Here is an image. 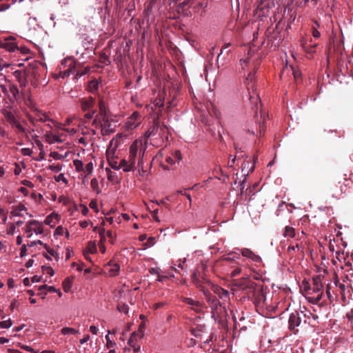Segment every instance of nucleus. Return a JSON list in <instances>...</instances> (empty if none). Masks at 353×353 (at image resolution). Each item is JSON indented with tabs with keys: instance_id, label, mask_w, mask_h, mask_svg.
Segmentation results:
<instances>
[{
	"instance_id": "1",
	"label": "nucleus",
	"mask_w": 353,
	"mask_h": 353,
	"mask_svg": "<svg viewBox=\"0 0 353 353\" xmlns=\"http://www.w3.org/2000/svg\"><path fill=\"white\" fill-rule=\"evenodd\" d=\"M235 285L241 290L248 298L253 301L257 306L265 301L262 287L248 278H243L235 283Z\"/></svg>"
},
{
	"instance_id": "2",
	"label": "nucleus",
	"mask_w": 353,
	"mask_h": 353,
	"mask_svg": "<svg viewBox=\"0 0 353 353\" xmlns=\"http://www.w3.org/2000/svg\"><path fill=\"white\" fill-rule=\"evenodd\" d=\"M265 119L264 115L261 114L259 116L256 113L254 118L248 121L246 125L247 131L254 135L262 136L266 129Z\"/></svg>"
},
{
	"instance_id": "3",
	"label": "nucleus",
	"mask_w": 353,
	"mask_h": 353,
	"mask_svg": "<svg viewBox=\"0 0 353 353\" xmlns=\"http://www.w3.org/2000/svg\"><path fill=\"white\" fill-rule=\"evenodd\" d=\"M224 303H221L219 300L210 305L211 308L212 316L215 320H225L228 321L229 314Z\"/></svg>"
},
{
	"instance_id": "4",
	"label": "nucleus",
	"mask_w": 353,
	"mask_h": 353,
	"mask_svg": "<svg viewBox=\"0 0 353 353\" xmlns=\"http://www.w3.org/2000/svg\"><path fill=\"white\" fill-rule=\"evenodd\" d=\"M301 290L304 296L308 300V301L312 304H318L321 301V294L313 296L312 292V286L310 283L305 280L302 281L301 285Z\"/></svg>"
},
{
	"instance_id": "5",
	"label": "nucleus",
	"mask_w": 353,
	"mask_h": 353,
	"mask_svg": "<svg viewBox=\"0 0 353 353\" xmlns=\"http://www.w3.org/2000/svg\"><path fill=\"white\" fill-rule=\"evenodd\" d=\"M103 123L101 125V132L102 136L109 135L114 132L116 125L110 120L108 116L102 117Z\"/></svg>"
},
{
	"instance_id": "6",
	"label": "nucleus",
	"mask_w": 353,
	"mask_h": 353,
	"mask_svg": "<svg viewBox=\"0 0 353 353\" xmlns=\"http://www.w3.org/2000/svg\"><path fill=\"white\" fill-rule=\"evenodd\" d=\"M301 322V318L300 314L297 311L292 312L290 314L288 320L289 329L296 334L299 331L297 327L300 325Z\"/></svg>"
},
{
	"instance_id": "7",
	"label": "nucleus",
	"mask_w": 353,
	"mask_h": 353,
	"mask_svg": "<svg viewBox=\"0 0 353 353\" xmlns=\"http://www.w3.org/2000/svg\"><path fill=\"white\" fill-rule=\"evenodd\" d=\"M0 48H4L9 52H14L16 50H19L15 43V39L12 37L0 39Z\"/></svg>"
},
{
	"instance_id": "8",
	"label": "nucleus",
	"mask_w": 353,
	"mask_h": 353,
	"mask_svg": "<svg viewBox=\"0 0 353 353\" xmlns=\"http://www.w3.org/2000/svg\"><path fill=\"white\" fill-rule=\"evenodd\" d=\"M323 283L322 279L320 275L315 276L312 278V292H313V296L321 294V299L323 295Z\"/></svg>"
},
{
	"instance_id": "9",
	"label": "nucleus",
	"mask_w": 353,
	"mask_h": 353,
	"mask_svg": "<svg viewBox=\"0 0 353 353\" xmlns=\"http://www.w3.org/2000/svg\"><path fill=\"white\" fill-rule=\"evenodd\" d=\"M81 108L83 112L93 110L95 99L92 97L81 98L79 100Z\"/></svg>"
},
{
	"instance_id": "10",
	"label": "nucleus",
	"mask_w": 353,
	"mask_h": 353,
	"mask_svg": "<svg viewBox=\"0 0 353 353\" xmlns=\"http://www.w3.org/2000/svg\"><path fill=\"white\" fill-rule=\"evenodd\" d=\"M159 128V123L157 121H154L153 125L147 130L145 132V137L147 138L150 137L151 136L155 135L158 130ZM168 130V128L165 125H163L161 127H160L161 132L164 133L165 130Z\"/></svg>"
},
{
	"instance_id": "11",
	"label": "nucleus",
	"mask_w": 353,
	"mask_h": 353,
	"mask_svg": "<svg viewBox=\"0 0 353 353\" xmlns=\"http://www.w3.org/2000/svg\"><path fill=\"white\" fill-rule=\"evenodd\" d=\"M212 290L216 294L218 295L219 299L223 301V303L230 301V296L228 290L218 285H213Z\"/></svg>"
},
{
	"instance_id": "12",
	"label": "nucleus",
	"mask_w": 353,
	"mask_h": 353,
	"mask_svg": "<svg viewBox=\"0 0 353 353\" xmlns=\"http://www.w3.org/2000/svg\"><path fill=\"white\" fill-rule=\"evenodd\" d=\"M105 268L110 276H116L120 272V265L118 263H113L112 261L108 262Z\"/></svg>"
},
{
	"instance_id": "13",
	"label": "nucleus",
	"mask_w": 353,
	"mask_h": 353,
	"mask_svg": "<svg viewBox=\"0 0 353 353\" xmlns=\"http://www.w3.org/2000/svg\"><path fill=\"white\" fill-rule=\"evenodd\" d=\"M183 301L186 304L191 305L192 309L196 312H201L203 308V304L197 301H194L191 298L185 297L183 299Z\"/></svg>"
},
{
	"instance_id": "14",
	"label": "nucleus",
	"mask_w": 353,
	"mask_h": 353,
	"mask_svg": "<svg viewBox=\"0 0 353 353\" xmlns=\"http://www.w3.org/2000/svg\"><path fill=\"white\" fill-rule=\"evenodd\" d=\"M137 150H138V144H137V141H135L130 145V150H129L128 160H129V162L131 163V165H135Z\"/></svg>"
},
{
	"instance_id": "15",
	"label": "nucleus",
	"mask_w": 353,
	"mask_h": 353,
	"mask_svg": "<svg viewBox=\"0 0 353 353\" xmlns=\"http://www.w3.org/2000/svg\"><path fill=\"white\" fill-rule=\"evenodd\" d=\"M67 63H68V68L65 70V71L63 72V78L68 77L71 73H73L75 71V61L71 59H64V61L62 62V65Z\"/></svg>"
},
{
	"instance_id": "16",
	"label": "nucleus",
	"mask_w": 353,
	"mask_h": 353,
	"mask_svg": "<svg viewBox=\"0 0 353 353\" xmlns=\"http://www.w3.org/2000/svg\"><path fill=\"white\" fill-rule=\"evenodd\" d=\"M106 156H107V159H108V164H109V165L112 169L118 170H119L121 168V166L119 165V163H117V161L114 159V152H110V150H107Z\"/></svg>"
},
{
	"instance_id": "17",
	"label": "nucleus",
	"mask_w": 353,
	"mask_h": 353,
	"mask_svg": "<svg viewBox=\"0 0 353 353\" xmlns=\"http://www.w3.org/2000/svg\"><path fill=\"white\" fill-rule=\"evenodd\" d=\"M32 111L34 113L35 119L37 121L46 122L47 121H52L50 119H49L45 112H41L37 108H34Z\"/></svg>"
},
{
	"instance_id": "18",
	"label": "nucleus",
	"mask_w": 353,
	"mask_h": 353,
	"mask_svg": "<svg viewBox=\"0 0 353 353\" xmlns=\"http://www.w3.org/2000/svg\"><path fill=\"white\" fill-rule=\"evenodd\" d=\"M241 254L243 256L251 259L254 261L256 262L260 260V257L248 248L242 249Z\"/></svg>"
},
{
	"instance_id": "19",
	"label": "nucleus",
	"mask_w": 353,
	"mask_h": 353,
	"mask_svg": "<svg viewBox=\"0 0 353 353\" xmlns=\"http://www.w3.org/2000/svg\"><path fill=\"white\" fill-rule=\"evenodd\" d=\"M201 291L203 292L205 300L209 304V305H212V303H215L219 300L215 296L212 294L207 289L202 288Z\"/></svg>"
},
{
	"instance_id": "20",
	"label": "nucleus",
	"mask_w": 353,
	"mask_h": 353,
	"mask_svg": "<svg viewBox=\"0 0 353 353\" xmlns=\"http://www.w3.org/2000/svg\"><path fill=\"white\" fill-rule=\"evenodd\" d=\"M143 335V334L142 333L141 331L134 332L131 334V336L130 337V339L128 341V345H130L131 347H134V345L136 344V343L137 341V339L138 338L141 339Z\"/></svg>"
},
{
	"instance_id": "21",
	"label": "nucleus",
	"mask_w": 353,
	"mask_h": 353,
	"mask_svg": "<svg viewBox=\"0 0 353 353\" xmlns=\"http://www.w3.org/2000/svg\"><path fill=\"white\" fill-rule=\"evenodd\" d=\"M1 113L8 122H9L10 124L15 123V121H17V119L11 111L6 109H3L1 110Z\"/></svg>"
},
{
	"instance_id": "22",
	"label": "nucleus",
	"mask_w": 353,
	"mask_h": 353,
	"mask_svg": "<svg viewBox=\"0 0 353 353\" xmlns=\"http://www.w3.org/2000/svg\"><path fill=\"white\" fill-rule=\"evenodd\" d=\"M30 225H33V231L37 234H43V228L41 223H40L37 220H31L30 221Z\"/></svg>"
},
{
	"instance_id": "23",
	"label": "nucleus",
	"mask_w": 353,
	"mask_h": 353,
	"mask_svg": "<svg viewBox=\"0 0 353 353\" xmlns=\"http://www.w3.org/2000/svg\"><path fill=\"white\" fill-rule=\"evenodd\" d=\"M119 165L121 166V168H122L123 171L125 172L132 170L134 168V165H131V163L129 162V160H126L125 159L121 161Z\"/></svg>"
},
{
	"instance_id": "24",
	"label": "nucleus",
	"mask_w": 353,
	"mask_h": 353,
	"mask_svg": "<svg viewBox=\"0 0 353 353\" xmlns=\"http://www.w3.org/2000/svg\"><path fill=\"white\" fill-rule=\"evenodd\" d=\"M98 106L99 109V112L97 114L99 115L101 117H108V108H106L105 102L103 101V99H101L99 101Z\"/></svg>"
},
{
	"instance_id": "25",
	"label": "nucleus",
	"mask_w": 353,
	"mask_h": 353,
	"mask_svg": "<svg viewBox=\"0 0 353 353\" xmlns=\"http://www.w3.org/2000/svg\"><path fill=\"white\" fill-rule=\"evenodd\" d=\"M12 208L13 209L11 211V214L14 216H21V214H20V212L26 210V206L21 203L13 206Z\"/></svg>"
},
{
	"instance_id": "26",
	"label": "nucleus",
	"mask_w": 353,
	"mask_h": 353,
	"mask_svg": "<svg viewBox=\"0 0 353 353\" xmlns=\"http://www.w3.org/2000/svg\"><path fill=\"white\" fill-rule=\"evenodd\" d=\"M99 88V83L97 80H92L89 81L87 87V90L90 92H94Z\"/></svg>"
},
{
	"instance_id": "27",
	"label": "nucleus",
	"mask_w": 353,
	"mask_h": 353,
	"mask_svg": "<svg viewBox=\"0 0 353 353\" xmlns=\"http://www.w3.org/2000/svg\"><path fill=\"white\" fill-rule=\"evenodd\" d=\"M283 236L288 238H293L295 236V230L290 226H286L284 229Z\"/></svg>"
},
{
	"instance_id": "28",
	"label": "nucleus",
	"mask_w": 353,
	"mask_h": 353,
	"mask_svg": "<svg viewBox=\"0 0 353 353\" xmlns=\"http://www.w3.org/2000/svg\"><path fill=\"white\" fill-rule=\"evenodd\" d=\"M192 282L194 283V284L198 288H199L201 290L202 288H205L203 285V281L201 280H200L197 276H196V274L194 273L193 275H192Z\"/></svg>"
},
{
	"instance_id": "29",
	"label": "nucleus",
	"mask_w": 353,
	"mask_h": 353,
	"mask_svg": "<svg viewBox=\"0 0 353 353\" xmlns=\"http://www.w3.org/2000/svg\"><path fill=\"white\" fill-rule=\"evenodd\" d=\"M72 283L70 278H66L63 282V289L64 292H68L72 288Z\"/></svg>"
},
{
	"instance_id": "30",
	"label": "nucleus",
	"mask_w": 353,
	"mask_h": 353,
	"mask_svg": "<svg viewBox=\"0 0 353 353\" xmlns=\"http://www.w3.org/2000/svg\"><path fill=\"white\" fill-rule=\"evenodd\" d=\"M84 252L90 254L95 253L97 252V246L95 243L92 241L88 242L86 249Z\"/></svg>"
},
{
	"instance_id": "31",
	"label": "nucleus",
	"mask_w": 353,
	"mask_h": 353,
	"mask_svg": "<svg viewBox=\"0 0 353 353\" xmlns=\"http://www.w3.org/2000/svg\"><path fill=\"white\" fill-rule=\"evenodd\" d=\"M61 332L63 335L77 334L79 333V331L72 327H65L62 328Z\"/></svg>"
},
{
	"instance_id": "32",
	"label": "nucleus",
	"mask_w": 353,
	"mask_h": 353,
	"mask_svg": "<svg viewBox=\"0 0 353 353\" xmlns=\"http://www.w3.org/2000/svg\"><path fill=\"white\" fill-rule=\"evenodd\" d=\"M90 186L93 191H95L97 194L101 192V190L99 188L98 181L96 178H93L90 181Z\"/></svg>"
},
{
	"instance_id": "33",
	"label": "nucleus",
	"mask_w": 353,
	"mask_h": 353,
	"mask_svg": "<svg viewBox=\"0 0 353 353\" xmlns=\"http://www.w3.org/2000/svg\"><path fill=\"white\" fill-rule=\"evenodd\" d=\"M74 166L77 172L84 171L83 163L81 160L75 159L73 161Z\"/></svg>"
},
{
	"instance_id": "34",
	"label": "nucleus",
	"mask_w": 353,
	"mask_h": 353,
	"mask_svg": "<svg viewBox=\"0 0 353 353\" xmlns=\"http://www.w3.org/2000/svg\"><path fill=\"white\" fill-rule=\"evenodd\" d=\"M239 254L234 252H230L225 256L223 260L228 262H232L234 261V259H239Z\"/></svg>"
},
{
	"instance_id": "35",
	"label": "nucleus",
	"mask_w": 353,
	"mask_h": 353,
	"mask_svg": "<svg viewBox=\"0 0 353 353\" xmlns=\"http://www.w3.org/2000/svg\"><path fill=\"white\" fill-rule=\"evenodd\" d=\"M102 117H101L99 115L96 114L95 117L94 118L92 125L94 126L95 128H101V125L102 124Z\"/></svg>"
},
{
	"instance_id": "36",
	"label": "nucleus",
	"mask_w": 353,
	"mask_h": 353,
	"mask_svg": "<svg viewBox=\"0 0 353 353\" xmlns=\"http://www.w3.org/2000/svg\"><path fill=\"white\" fill-rule=\"evenodd\" d=\"M97 110H87L86 113L84 115V118L86 120H91L92 119L94 118L96 116Z\"/></svg>"
},
{
	"instance_id": "37",
	"label": "nucleus",
	"mask_w": 353,
	"mask_h": 353,
	"mask_svg": "<svg viewBox=\"0 0 353 353\" xmlns=\"http://www.w3.org/2000/svg\"><path fill=\"white\" fill-rule=\"evenodd\" d=\"M254 79H255V72H250V74H248V76L246 78L248 90L250 89V85L253 82Z\"/></svg>"
},
{
	"instance_id": "38",
	"label": "nucleus",
	"mask_w": 353,
	"mask_h": 353,
	"mask_svg": "<svg viewBox=\"0 0 353 353\" xmlns=\"http://www.w3.org/2000/svg\"><path fill=\"white\" fill-rule=\"evenodd\" d=\"M117 310L120 312H123V313H125V314H128V311H129V307L128 305L125 304V303H122V304H118L117 305Z\"/></svg>"
},
{
	"instance_id": "39",
	"label": "nucleus",
	"mask_w": 353,
	"mask_h": 353,
	"mask_svg": "<svg viewBox=\"0 0 353 353\" xmlns=\"http://www.w3.org/2000/svg\"><path fill=\"white\" fill-rule=\"evenodd\" d=\"M43 290H47L50 292H57V290L54 286H48L47 285H43L39 286V290L42 291Z\"/></svg>"
},
{
	"instance_id": "40",
	"label": "nucleus",
	"mask_w": 353,
	"mask_h": 353,
	"mask_svg": "<svg viewBox=\"0 0 353 353\" xmlns=\"http://www.w3.org/2000/svg\"><path fill=\"white\" fill-rule=\"evenodd\" d=\"M105 171H106L107 174H108V179L110 181H114L115 178L117 177L116 173L112 172L111 170L109 169V168H106Z\"/></svg>"
},
{
	"instance_id": "41",
	"label": "nucleus",
	"mask_w": 353,
	"mask_h": 353,
	"mask_svg": "<svg viewBox=\"0 0 353 353\" xmlns=\"http://www.w3.org/2000/svg\"><path fill=\"white\" fill-rule=\"evenodd\" d=\"M12 322L11 319L0 322V328H9L12 326Z\"/></svg>"
},
{
	"instance_id": "42",
	"label": "nucleus",
	"mask_w": 353,
	"mask_h": 353,
	"mask_svg": "<svg viewBox=\"0 0 353 353\" xmlns=\"http://www.w3.org/2000/svg\"><path fill=\"white\" fill-rule=\"evenodd\" d=\"M42 270H43V272H45L48 274H50L51 276H53L54 274V270L50 266L43 265Z\"/></svg>"
},
{
	"instance_id": "43",
	"label": "nucleus",
	"mask_w": 353,
	"mask_h": 353,
	"mask_svg": "<svg viewBox=\"0 0 353 353\" xmlns=\"http://www.w3.org/2000/svg\"><path fill=\"white\" fill-rule=\"evenodd\" d=\"M44 248L51 256H54L56 259V260L58 261V254L53 249H51L47 245H44Z\"/></svg>"
},
{
	"instance_id": "44",
	"label": "nucleus",
	"mask_w": 353,
	"mask_h": 353,
	"mask_svg": "<svg viewBox=\"0 0 353 353\" xmlns=\"http://www.w3.org/2000/svg\"><path fill=\"white\" fill-rule=\"evenodd\" d=\"M10 92L12 94L14 97H17V95L19 94V91L17 85H12L10 86Z\"/></svg>"
},
{
	"instance_id": "45",
	"label": "nucleus",
	"mask_w": 353,
	"mask_h": 353,
	"mask_svg": "<svg viewBox=\"0 0 353 353\" xmlns=\"http://www.w3.org/2000/svg\"><path fill=\"white\" fill-rule=\"evenodd\" d=\"M54 179L57 182L63 181L65 183H68V181L63 174H60L58 176H54Z\"/></svg>"
},
{
	"instance_id": "46",
	"label": "nucleus",
	"mask_w": 353,
	"mask_h": 353,
	"mask_svg": "<svg viewBox=\"0 0 353 353\" xmlns=\"http://www.w3.org/2000/svg\"><path fill=\"white\" fill-rule=\"evenodd\" d=\"M48 168L54 172H59L61 170V166L59 165V164H57V165L53 164V165H49Z\"/></svg>"
},
{
	"instance_id": "47",
	"label": "nucleus",
	"mask_w": 353,
	"mask_h": 353,
	"mask_svg": "<svg viewBox=\"0 0 353 353\" xmlns=\"http://www.w3.org/2000/svg\"><path fill=\"white\" fill-rule=\"evenodd\" d=\"M11 125H14L17 129L18 131L23 132V133L25 132L24 128L21 125V123H19L17 121V120L15 121V123H12Z\"/></svg>"
},
{
	"instance_id": "48",
	"label": "nucleus",
	"mask_w": 353,
	"mask_h": 353,
	"mask_svg": "<svg viewBox=\"0 0 353 353\" xmlns=\"http://www.w3.org/2000/svg\"><path fill=\"white\" fill-rule=\"evenodd\" d=\"M32 226H33V225H30V221H28L27 223L26 232L27 233H28V237H31L32 235V234L31 233V232L33 231Z\"/></svg>"
},
{
	"instance_id": "49",
	"label": "nucleus",
	"mask_w": 353,
	"mask_h": 353,
	"mask_svg": "<svg viewBox=\"0 0 353 353\" xmlns=\"http://www.w3.org/2000/svg\"><path fill=\"white\" fill-rule=\"evenodd\" d=\"M88 172V174H90L93 170V164L92 162L88 163L84 169Z\"/></svg>"
},
{
	"instance_id": "50",
	"label": "nucleus",
	"mask_w": 353,
	"mask_h": 353,
	"mask_svg": "<svg viewBox=\"0 0 353 353\" xmlns=\"http://www.w3.org/2000/svg\"><path fill=\"white\" fill-rule=\"evenodd\" d=\"M105 339H106V345H107L108 348L113 347L116 345L115 343L112 342L110 340L109 335L105 336Z\"/></svg>"
},
{
	"instance_id": "51",
	"label": "nucleus",
	"mask_w": 353,
	"mask_h": 353,
	"mask_svg": "<svg viewBox=\"0 0 353 353\" xmlns=\"http://www.w3.org/2000/svg\"><path fill=\"white\" fill-rule=\"evenodd\" d=\"M173 156L176 161H180L182 159V155L179 150H175L173 153Z\"/></svg>"
},
{
	"instance_id": "52",
	"label": "nucleus",
	"mask_w": 353,
	"mask_h": 353,
	"mask_svg": "<svg viewBox=\"0 0 353 353\" xmlns=\"http://www.w3.org/2000/svg\"><path fill=\"white\" fill-rule=\"evenodd\" d=\"M150 274H156V275H158L160 272H161V270L158 268H150L149 270H148Z\"/></svg>"
},
{
	"instance_id": "53",
	"label": "nucleus",
	"mask_w": 353,
	"mask_h": 353,
	"mask_svg": "<svg viewBox=\"0 0 353 353\" xmlns=\"http://www.w3.org/2000/svg\"><path fill=\"white\" fill-rule=\"evenodd\" d=\"M291 70L292 71L294 79L296 81L298 78L301 76V72L298 70L294 69L293 67H291Z\"/></svg>"
},
{
	"instance_id": "54",
	"label": "nucleus",
	"mask_w": 353,
	"mask_h": 353,
	"mask_svg": "<svg viewBox=\"0 0 353 353\" xmlns=\"http://www.w3.org/2000/svg\"><path fill=\"white\" fill-rule=\"evenodd\" d=\"M107 236L110 239V242L113 244L114 243V237H115V235L114 234L110 231V230H108L107 232Z\"/></svg>"
},
{
	"instance_id": "55",
	"label": "nucleus",
	"mask_w": 353,
	"mask_h": 353,
	"mask_svg": "<svg viewBox=\"0 0 353 353\" xmlns=\"http://www.w3.org/2000/svg\"><path fill=\"white\" fill-rule=\"evenodd\" d=\"M21 153L25 156H30L32 153V151L30 148H23L21 149Z\"/></svg>"
},
{
	"instance_id": "56",
	"label": "nucleus",
	"mask_w": 353,
	"mask_h": 353,
	"mask_svg": "<svg viewBox=\"0 0 353 353\" xmlns=\"http://www.w3.org/2000/svg\"><path fill=\"white\" fill-rule=\"evenodd\" d=\"M53 217L54 216L52 214L48 215L44 221L45 224L50 225L52 222Z\"/></svg>"
},
{
	"instance_id": "57",
	"label": "nucleus",
	"mask_w": 353,
	"mask_h": 353,
	"mask_svg": "<svg viewBox=\"0 0 353 353\" xmlns=\"http://www.w3.org/2000/svg\"><path fill=\"white\" fill-rule=\"evenodd\" d=\"M312 36L314 38H319L321 36L319 31L317 30L316 27H312Z\"/></svg>"
},
{
	"instance_id": "58",
	"label": "nucleus",
	"mask_w": 353,
	"mask_h": 353,
	"mask_svg": "<svg viewBox=\"0 0 353 353\" xmlns=\"http://www.w3.org/2000/svg\"><path fill=\"white\" fill-rule=\"evenodd\" d=\"M330 290H331V286H330V285L328 284L326 287V294L330 301H331L332 298V296L330 292Z\"/></svg>"
},
{
	"instance_id": "59",
	"label": "nucleus",
	"mask_w": 353,
	"mask_h": 353,
	"mask_svg": "<svg viewBox=\"0 0 353 353\" xmlns=\"http://www.w3.org/2000/svg\"><path fill=\"white\" fill-rule=\"evenodd\" d=\"M27 252V247L26 245H23L21 248L20 256L21 257L24 256Z\"/></svg>"
},
{
	"instance_id": "60",
	"label": "nucleus",
	"mask_w": 353,
	"mask_h": 353,
	"mask_svg": "<svg viewBox=\"0 0 353 353\" xmlns=\"http://www.w3.org/2000/svg\"><path fill=\"white\" fill-rule=\"evenodd\" d=\"M154 240H155V238H154V237H150V238L148 239V241H147V242L145 243V245L146 246H151V245H154Z\"/></svg>"
},
{
	"instance_id": "61",
	"label": "nucleus",
	"mask_w": 353,
	"mask_h": 353,
	"mask_svg": "<svg viewBox=\"0 0 353 353\" xmlns=\"http://www.w3.org/2000/svg\"><path fill=\"white\" fill-rule=\"evenodd\" d=\"M81 208L82 214L84 216L87 215L88 212H89L88 208L85 205H81Z\"/></svg>"
},
{
	"instance_id": "62",
	"label": "nucleus",
	"mask_w": 353,
	"mask_h": 353,
	"mask_svg": "<svg viewBox=\"0 0 353 353\" xmlns=\"http://www.w3.org/2000/svg\"><path fill=\"white\" fill-rule=\"evenodd\" d=\"M50 156L52 157H53L54 159H61V157H62L61 154H59L58 152H51L50 153Z\"/></svg>"
},
{
	"instance_id": "63",
	"label": "nucleus",
	"mask_w": 353,
	"mask_h": 353,
	"mask_svg": "<svg viewBox=\"0 0 353 353\" xmlns=\"http://www.w3.org/2000/svg\"><path fill=\"white\" fill-rule=\"evenodd\" d=\"M241 271L240 268H235L231 273L232 276H236L238 275Z\"/></svg>"
},
{
	"instance_id": "64",
	"label": "nucleus",
	"mask_w": 353,
	"mask_h": 353,
	"mask_svg": "<svg viewBox=\"0 0 353 353\" xmlns=\"http://www.w3.org/2000/svg\"><path fill=\"white\" fill-rule=\"evenodd\" d=\"M23 350H26L28 352H30V353H37L36 351H34L31 347L30 346H28V345H23L21 347Z\"/></svg>"
}]
</instances>
